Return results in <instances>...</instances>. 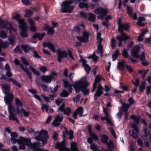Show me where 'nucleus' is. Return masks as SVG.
Listing matches in <instances>:
<instances>
[{
	"mask_svg": "<svg viewBox=\"0 0 151 151\" xmlns=\"http://www.w3.org/2000/svg\"><path fill=\"white\" fill-rule=\"evenodd\" d=\"M2 91L3 93L6 94L10 91V86L4 83L2 84Z\"/></svg>",
	"mask_w": 151,
	"mask_h": 151,
	"instance_id": "b1692460",
	"label": "nucleus"
},
{
	"mask_svg": "<svg viewBox=\"0 0 151 151\" xmlns=\"http://www.w3.org/2000/svg\"><path fill=\"white\" fill-rule=\"evenodd\" d=\"M126 65L125 63V60H124L123 61L118 63L117 68L119 70H123L125 68Z\"/></svg>",
	"mask_w": 151,
	"mask_h": 151,
	"instance_id": "bb28decb",
	"label": "nucleus"
},
{
	"mask_svg": "<svg viewBox=\"0 0 151 151\" xmlns=\"http://www.w3.org/2000/svg\"><path fill=\"white\" fill-rule=\"evenodd\" d=\"M26 145L29 148L33 149V151H49L47 150H43L39 148L42 146V144L40 142H36L32 143L29 139H27Z\"/></svg>",
	"mask_w": 151,
	"mask_h": 151,
	"instance_id": "423d86ee",
	"label": "nucleus"
},
{
	"mask_svg": "<svg viewBox=\"0 0 151 151\" xmlns=\"http://www.w3.org/2000/svg\"><path fill=\"white\" fill-rule=\"evenodd\" d=\"M129 104H127L130 106L131 105L133 104L134 102L135 101L133 99L132 97H131L129 98L128 100Z\"/></svg>",
	"mask_w": 151,
	"mask_h": 151,
	"instance_id": "69168bd1",
	"label": "nucleus"
},
{
	"mask_svg": "<svg viewBox=\"0 0 151 151\" xmlns=\"http://www.w3.org/2000/svg\"><path fill=\"white\" fill-rule=\"evenodd\" d=\"M96 52L98 54H103V47L101 44L98 45V48L96 51Z\"/></svg>",
	"mask_w": 151,
	"mask_h": 151,
	"instance_id": "58836bf2",
	"label": "nucleus"
},
{
	"mask_svg": "<svg viewBox=\"0 0 151 151\" xmlns=\"http://www.w3.org/2000/svg\"><path fill=\"white\" fill-rule=\"evenodd\" d=\"M138 72L139 73L141 74L142 75V78L143 79L144 78L147 74L146 73L144 72L145 70H138Z\"/></svg>",
	"mask_w": 151,
	"mask_h": 151,
	"instance_id": "13d9d810",
	"label": "nucleus"
},
{
	"mask_svg": "<svg viewBox=\"0 0 151 151\" xmlns=\"http://www.w3.org/2000/svg\"><path fill=\"white\" fill-rule=\"evenodd\" d=\"M106 145L108 146V148H114V146L113 141L109 139L108 142L106 143Z\"/></svg>",
	"mask_w": 151,
	"mask_h": 151,
	"instance_id": "c03bdc74",
	"label": "nucleus"
},
{
	"mask_svg": "<svg viewBox=\"0 0 151 151\" xmlns=\"http://www.w3.org/2000/svg\"><path fill=\"white\" fill-rule=\"evenodd\" d=\"M19 27L21 29L20 33L21 36L23 37H26L28 36V34L27 33V27L26 23L22 25H19Z\"/></svg>",
	"mask_w": 151,
	"mask_h": 151,
	"instance_id": "a211bd4d",
	"label": "nucleus"
},
{
	"mask_svg": "<svg viewBox=\"0 0 151 151\" xmlns=\"http://www.w3.org/2000/svg\"><path fill=\"white\" fill-rule=\"evenodd\" d=\"M116 39L119 41V47H120L122 45V37L121 36H117L116 37Z\"/></svg>",
	"mask_w": 151,
	"mask_h": 151,
	"instance_id": "680f3d73",
	"label": "nucleus"
},
{
	"mask_svg": "<svg viewBox=\"0 0 151 151\" xmlns=\"http://www.w3.org/2000/svg\"><path fill=\"white\" fill-rule=\"evenodd\" d=\"M121 103L122 106L120 107V109L123 112L127 111L128 110L130 106L129 105L127 104H126L125 103H123L122 101H121Z\"/></svg>",
	"mask_w": 151,
	"mask_h": 151,
	"instance_id": "a878e982",
	"label": "nucleus"
},
{
	"mask_svg": "<svg viewBox=\"0 0 151 151\" xmlns=\"http://www.w3.org/2000/svg\"><path fill=\"white\" fill-rule=\"evenodd\" d=\"M33 56L37 58H40L41 57L38 55V52L35 50H34L32 52Z\"/></svg>",
	"mask_w": 151,
	"mask_h": 151,
	"instance_id": "052dcab7",
	"label": "nucleus"
},
{
	"mask_svg": "<svg viewBox=\"0 0 151 151\" xmlns=\"http://www.w3.org/2000/svg\"><path fill=\"white\" fill-rule=\"evenodd\" d=\"M56 147L58 149H65V139H64L60 143H57Z\"/></svg>",
	"mask_w": 151,
	"mask_h": 151,
	"instance_id": "cd10ccee",
	"label": "nucleus"
},
{
	"mask_svg": "<svg viewBox=\"0 0 151 151\" xmlns=\"http://www.w3.org/2000/svg\"><path fill=\"white\" fill-rule=\"evenodd\" d=\"M21 60L22 63L25 65H29V63L27 61V60L24 58H21Z\"/></svg>",
	"mask_w": 151,
	"mask_h": 151,
	"instance_id": "774afa93",
	"label": "nucleus"
},
{
	"mask_svg": "<svg viewBox=\"0 0 151 151\" xmlns=\"http://www.w3.org/2000/svg\"><path fill=\"white\" fill-rule=\"evenodd\" d=\"M14 19L16 20L18 22L19 25H22L26 23L24 22V19L20 18V16L19 14H17L13 17Z\"/></svg>",
	"mask_w": 151,
	"mask_h": 151,
	"instance_id": "4be33fe9",
	"label": "nucleus"
},
{
	"mask_svg": "<svg viewBox=\"0 0 151 151\" xmlns=\"http://www.w3.org/2000/svg\"><path fill=\"white\" fill-rule=\"evenodd\" d=\"M90 35L89 33L86 31L83 32L82 36H78L77 38L81 42L86 43L89 41L88 37Z\"/></svg>",
	"mask_w": 151,
	"mask_h": 151,
	"instance_id": "9b49d317",
	"label": "nucleus"
},
{
	"mask_svg": "<svg viewBox=\"0 0 151 151\" xmlns=\"http://www.w3.org/2000/svg\"><path fill=\"white\" fill-rule=\"evenodd\" d=\"M71 149L70 151H79L77 147L76 144L75 142H73L70 144ZM65 151H70L69 149H66Z\"/></svg>",
	"mask_w": 151,
	"mask_h": 151,
	"instance_id": "c85d7f7f",
	"label": "nucleus"
},
{
	"mask_svg": "<svg viewBox=\"0 0 151 151\" xmlns=\"http://www.w3.org/2000/svg\"><path fill=\"white\" fill-rule=\"evenodd\" d=\"M45 34V33L42 34L36 33L32 36V38L34 39L38 38L39 40H41Z\"/></svg>",
	"mask_w": 151,
	"mask_h": 151,
	"instance_id": "c756f323",
	"label": "nucleus"
},
{
	"mask_svg": "<svg viewBox=\"0 0 151 151\" xmlns=\"http://www.w3.org/2000/svg\"><path fill=\"white\" fill-rule=\"evenodd\" d=\"M21 112H22L24 115V116L27 117L29 115V113L26 111L23 108H21Z\"/></svg>",
	"mask_w": 151,
	"mask_h": 151,
	"instance_id": "0e129e2a",
	"label": "nucleus"
},
{
	"mask_svg": "<svg viewBox=\"0 0 151 151\" xmlns=\"http://www.w3.org/2000/svg\"><path fill=\"white\" fill-rule=\"evenodd\" d=\"M119 25L118 31L119 32H123V30H127L129 28V24H121L118 22Z\"/></svg>",
	"mask_w": 151,
	"mask_h": 151,
	"instance_id": "aec40b11",
	"label": "nucleus"
},
{
	"mask_svg": "<svg viewBox=\"0 0 151 151\" xmlns=\"http://www.w3.org/2000/svg\"><path fill=\"white\" fill-rule=\"evenodd\" d=\"M14 52L17 53L21 54L22 52V51L20 47L19 46H17L15 48Z\"/></svg>",
	"mask_w": 151,
	"mask_h": 151,
	"instance_id": "8fccbe9b",
	"label": "nucleus"
},
{
	"mask_svg": "<svg viewBox=\"0 0 151 151\" xmlns=\"http://www.w3.org/2000/svg\"><path fill=\"white\" fill-rule=\"evenodd\" d=\"M79 7L81 8H86V10H88V6L87 4L83 2H81L79 5Z\"/></svg>",
	"mask_w": 151,
	"mask_h": 151,
	"instance_id": "ea45409f",
	"label": "nucleus"
},
{
	"mask_svg": "<svg viewBox=\"0 0 151 151\" xmlns=\"http://www.w3.org/2000/svg\"><path fill=\"white\" fill-rule=\"evenodd\" d=\"M56 75V73L52 72L49 76H41V79L42 82L47 83H50L52 80L54 79V77Z\"/></svg>",
	"mask_w": 151,
	"mask_h": 151,
	"instance_id": "9d476101",
	"label": "nucleus"
},
{
	"mask_svg": "<svg viewBox=\"0 0 151 151\" xmlns=\"http://www.w3.org/2000/svg\"><path fill=\"white\" fill-rule=\"evenodd\" d=\"M57 54H58V61L60 63L62 61V58H67L68 57L67 53L66 51H61L60 50H57Z\"/></svg>",
	"mask_w": 151,
	"mask_h": 151,
	"instance_id": "ddd939ff",
	"label": "nucleus"
},
{
	"mask_svg": "<svg viewBox=\"0 0 151 151\" xmlns=\"http://www.w3.org/2000/svg\"><path fill=\"white\" fill-rule=\"evenodd\" d=\"M94 12L95 13L98 14L99 16L97 17L98 19H102L104 20V18L105 16L108 12L105 9L103 8L99 7L94 10Z\"/></svg>",
	"mask_w": 151,
	"mask_h": 151,
	"instance_id": "0eeeda50",
	"label": "nucleus"
},
{
	"mask_svg": "<svg viewBox=\"0 0 151 151\" xmlns=\"http://www.w3.org/2000/svg\"><path fill=\"white\" fill-rule=\"evenodd\" d=\"M132 82L135 87L137 88V86L139 85L140 80L138 78H136L135 81V82L132 81Z\"/></svg>",
	"mask_w": 151,
	"mask_h": 151,
	"instance_id": "e2e57ef3",
	"label": "nucleus"
},
{
	"mask_svg": "<svg viewBox=\"0 0 151 151\" xmlns=\"http://www.w3.org/2000/svg\"><path fill=\"white\" fill-rule=\"evenodd\" d=\"M55 32L53 28L52 27L48 28L47 34L48 35H52Z\"/></svg>",
	"mask_w": 151,
	"mask_h": 151,
	"instance_id": "4d7b16f0",
	"label": "nucleus"
},
{
	"mask_svg": "<svg viewBox=\"0 0 151 151\" xmlns=\"http://www.w3.org/2000/svg\"><path fill=\"white\" fill-rule=\"evenodd\" d=\"M37 83L38 84L37 86H40L43 89L44 91H47L48 88L47 85L43 84H40V83Z\"/></svg>",
	"mask_w": 151,
	"mask_h": 151,
	"instance_id": "49530a36",
	"label": "nucleus"
},
{
	"mask_svg": "<svg viewBox=\"0 0 151 151\" xmlns=\"http://www.w3.org/2000/svg\"><path fill=\"white\" fill-rule=\"evenodd\" d=\"M104 88L101 85L98 87L97 89L94 96V99L96 100L99 97H100L103 94Z\"/></svg>",
	"mask_w": 151,
	"mask_h": 151,
	"instance_id": "f3484780",
	"label": "nucleus"
},
{
	"mask_svg": "<svg viewBox=\"0 0 151 151\" xmlns=\"http://www.w3.org/2000/svg\"><path fill=\"white\" fill-rule=\"evenodd\" d=\"M109 139L108 136L105 134H103L101 136V141L104 144H106L108 142Z\"/></svg>",
	"mask_w": 151,
	"mask_h": 151,
	"instance_id": "473e14b6",
	"label": "nucleus"
},
{
	"mask_svg": "<svg viewBox=\"0 0 151 151\" xmlns=\"http://www.w3.org/2000/svg\"><path fill=\"white\" fill-rule=\"evenodd\" d=\"M131 118L134 120V122L131 124V126L133 129L132 131V134L131 133V130L129 131V133L133 137L137 139L138 137V135L139 133V129L137 127V125L139 122V117L134 115H131Z\"/></svg>",
	"mask_w": 151,
	"mask_h": 151,
	"instance_id": "7ed1b4c3",
	"label": "nucleus"
},
{
	"mask_svg": "<svg viewBox=\"0 0 151 151\" xmlns=\"http://www.w3.org/2000/svg\"><path fill=\"white\" fill-rule=\"evenodd\" d=\"M73 1L69 0L63 1L61 4V12L62 13H71L75 6H70V5L73 2Z\"/></svg>",
	"mask_w": 151,
	"mask_h": 151,
	"instance_id": "20e7f679",
	"label": "nucleus"
},
{
	"mask_svg": "<svg viewBox=\"0 0 151 151\" xmlns=\"http://www.w3.org/2000/svg\"><path fill=\"white\" fill-rule=\"evenodd\" d=\"M0 37L3 39H5L7 37V34L3 31L1 32L0 33Z\"/></svg>",
	"mask_w": 151,
	"mask_h": 151,
	"instance_id": "de8ad7c7",
	"label": "nucleus"
},
{
	"mask_svg": "<svg viewBox=\"0 0 151 151\" xmlns=\"http://www.w3.org/2000/svg\"><path fill=\"white\" fill-rule=\"evenodd\" d=\"M90 136L91 138L92 139H93L96 141H97L98 140V137L96 134L95 133L91 134L90 135Z\"/></svg>",
	"mask_w": 151,
	"mask_h": 151,
	"instance_id": "bf43d9fd",
	"label": "nucleus"
},
{
	"mask_svg": "<svg viewBox=\"0 0 151 151\" xmlns=\"http://www.w3.org/2000/svg\"><path fill=\"white\" fill-rule=\"evenodd\" d=\"M21 47L25 53L28 52L30 49L29 46L26 44L22 45Z\"/></svg>",
	"mask_w": 151,
	"mask_h": 151,
	"instance_id": "2f4dec72",
	"label": "nucleus"
},
{
	"mask_svg": "<svg viewBox=\"0 0 151 151\" xmlns=\"http://www.w3.org/2000/svg\"><path fill=\"white\" fill-rule=\"evenodd\" d=\"M14 97V95L12 93H8L5 94L4 100L6 104L8 105V108L12 107L11 103Z\"/></svg>",
	"mask_w": 151,
	"mask_h": 151,
	"instance_id": "6e6552de",
	"label": "nucleus"
},
{
	"mask_svg": "<svg viewBox=\"0 0 151 151\" xmlns=\"http://www.w3.org/2000/svg\"><path fill=\"white\" fill-rule=\"evenodd\" d=\"M35 139L37 140L42 141V146L45 145L49 139L47 132L45 130H42L40 131H37L34 134Z\"/></svg>",
	"mask_w": 151,
	"mask_h": 151,
	"instance_id": "f03ea898",
	"label": "nucleus"
},
{
	"mask_svg": "<svg viewBox=\"0 0 151 151\" xmlns=\"http://www.w3.org/2000/svg\"><path fill=\"white\" fill-rule=\"evenodd\" d=\"M103 112L105 115V116H101V119L102 121L106 120L107 122L111 125L113 126V124L111 122L110 117V115L109 114L107 109L104 107L103 108Z\"/></svg>",
	"mask_w": 151,
	"mask_h": 151,
	"instance_id": "1a4fd4ad",
	"label": "nucleus"
},
{
	"mask_svg": "<svg viewBox=\"0 0 151 151\" xmlns=\"http://www.w3.org/2000/svg\"><path fill=\"white\" fill-rule=\"evenodd\" d=\"M144 131L145 132V135L143 136V138H147L149 135H150L151 133H150V131L149 129L146 127L144 128Z\"/></svg>",
	"mask_w": 151,
	"mask_h": 151,
	"instance_id": "c9c22d12",
	"label": "nucleus"
},
{
	"mask_svg": "<svg viewBox=\"0 0 151 151\" xmlns=\"http://www.w3.org/2000/svg\"><path fill=\"white\" fill-rule=\"evenodd\" d=\"M65 104L63 103L60 107L58 108L57 111L58 112L60 111L63 112L64 114L69 116L71 112V110L69 107H67L65 109Z\"/></svg>",
	"mask_w": 151,
	"mask_h": 151,
	"instance_id": "f8f14e48",
	"label": "nucleus"
},
{
	"mask_svg": "<svg viewBox=\"0 0 151 151\" xmlns=\"http://www.w3.org/2000/svg\"><path fill=\"white\" fill-rule=\"evenodd\" d=\"M63 81L65 88L73 86L75 89L76 93H78L81 90L84 93L85 95H86L89 93V90L87 88L90 84L86 81V77L75 82L73 85L69 84L68 82L65 80H63Z\"/></svg>",
	"mask_w": 151,
	"mask_h": 151,
	"instance_id": "f257e3e1",
	"label": "nucleus"
},
{
	"mask_svg": "<svg viewBox=\"0 0 151 151\" xmlns=\"http://www.w3.org/2000/svg\"><path fill=\"white\" fill-rule=\"evenodd\" d=\"M29 68L35 75H36L37 76H39L40 75V73H39V72L36 70L32 66H29Z\"/></svg>",
	"mask_w": 151,
	"mask_h": 151,
	"instance_id": "864d4df0",
	"label": "nucleus"
},
{
	"mask_svg": "<svg viewBox=\"0 0 151 151\" xmlns=\"http://www.w3.org/2000/svg\"><path fill=\"white\" fill-rule=\"evenodd\" d=\"M8 110L9 113L8 117L10 120H15L16 122L18 123L19 122V120L16 118V115L14 113V110L12 107H9Z\"/></svg>",
	"mask_w": 151,
	"mask_h": 151,
	"instance_id": "dca6fc26",
	"label": "nucleus"
},
{
	"mask_svg": "<svg viewBox=\"0 0 151 151\" xmlns=\"http://www.w3.org/2000/svg\"><path fill=\"white\" fill-rule=\"evenodd\" d=\"M23 4L26 6H27L31 4V0H21Z\"/></svg>",
	"mask_w": 151,
	"mask_h": 151,
	"instance_id": "5fc2aeb1",
	"label": "nucleus"
},
{
	"mask_svg": "<svg viewBox=\"0 0 151 151\" xmlns=\"http://www.w3.org/2000/svg\"><path fill=\"white\" fill-rule=\"evenodd\" d=\"M27 139L22 137H19V138L17 139L15 138L12 137L10 138V140L12 144H15L16 142L19 145V148L20 149L24 150L25 149V146L26 145L27 140Z\"/></svg>",
	"mask_w": 151,
	"mask_h": 151,
	"instance_id": "39448f33",
	"label": "nucleus"
},
{
	"mask_svg": "<svg viewBox=\"0 0 151 151\" xmlns=\"http://www.w3.org/2000/svg\"><path fill=\"white\" fill-rule=\"evenodd\" d=\"M42 110L44 111L45 110L47 112L48 111L49 108L48 106L44 104H43L41 107Z\"/></svg>",
	"mask_w": 151,
	"mask_h": 151,
	"instance_id": "3c124183",
	"label": "nucleus"
},
{
	"mask_svg": "<svg viewBox=\"0 0 151 151\" xmlns=\"http://www.w3.org/2000/svg\"><path fill=\"white\" fill-rule=\"evenodd\" d=\"M26 13L25 16L26 17H29L32 15L33 12L30 9H28L25 10Z\"/></svg>",
	"mask_w": 151,
	"mask_h": 151,
	"instance_id": "a19ab883",
	"label": "nucleus"
},
{
	"mask_svg": "<svg viewBox=\"0 0 151 151\" xmlns=\"http://www.w3.org/2000/svg\"><path fill=\"white\" fill-rule=\"evenodd\" d=\"M116 41L114 38L111 40L110 45L112 49L115 48L116 46Z\"/></svg>",
	"mask_w": 151,
	"mask_h": 151,
	"instance_id": "37998d69",
	"label": "nucleus"
},
{
	"mask_svg": "<svg viewBox=\"0 0 151 151\" xmlns=\"http://www.w3.org/2000/svg\"><path fill=\"white\" fill-rule=\"evenodd\" d=\"M122 55L125 58H129L128 52L124 48L122 51Z\"/></svg>",
	"mask_w": 151,
	"mask_h": 151,
	"instance_id": "603ef678",
	"label": "nucleus"
},
{
	"mask_svg": "<svg viewBox=\"0 0 151 151\" xmlns=\"http://www.w3.org/2000/svg\"><path fill=\"white\" fill-rule=\"evenodd\" d=\"M127 10L129 16L131 15H132V14H133V11L131 7L127 6Z\"/></svg>",
	"mask_w": 151,
	"mask_h": 151,
	"instance_id": "6e6d98bb",
	"label": "nucleus"
},
{
	"mask_svg": "<svg viewBox=\"0 0 151 151\" xmlns=\"http://www.w3.org/2000/svg\"><path fill=\"white\" fill-rule=\"evenodd\" d=\"M15 104L17 106L16 112L17 114H18L20 113V110L19 107L23 106V104L21 101L17 98H15Z\"/></svg>",
	"mask_w": 151,
	"mask_h": 151,
	"instance_id": "412c9836",
	"label": "nucleus"
},
{
	"mask_svg": "<svg viewBox=\"0 0 151 151\" xmlns=\"http://www.w3.org/2000/svg\"><path fill=\"white\" fill-rule=\"evenodd\" d=\"M110 130L112 134L114 137L116 139L117 138V137L116 136V133L113 129V128H110Z\"/></svg>",
	"mask_w": 151,
	"mask_h": 151,
	"instance_id": "338daca9",
	"label": "nucleus"
},
{
	"mask_svg": "<svg viewBox=\"0 0 151 151\" xmlns=\"http://www.w3.org/2000/svg\"><path fill=\"white\" fill-rule=\"evenodd\" d=\"M77 114L78 113L79 114V116L80 117H82L83 116V108L80 107L78 108L75 111Z\"/></svg>",
	"mask_w": 151,
	"mask_h": 151,
	"instance_id": "72a5a7b5",
	"label": "nucleus"
},
{
	"mask_svg": "<svg viewBox=\"0 0 151 151\" xmlns=\"http://www.w3.org/2000/svg\"><path fill=\"white\" fill-rule=\"evenodd\" d=\"M9 27H7L6 29L10 30L13 29L10 23L7 20H3L0 18V28L1 29L5 28L7 26Z\"/></svg>",
	"mask_w": 151,
	"mask_h": 151,
	"instance_id": "4468645a",
	"label": "nucleus"
},
{
	"mask_svg": "<svg viewBox=\"0 0 151 151\" xmlns=\"http://www.w3.org/2000/svg\"><path fill=\"white\" fill-rule=\"evenodd\" d=\"M43 46L44 47H47L53 53L55 52V47L50 42H44L43 43Z\"/></svg>",
	"mask_w": 151,
	"mask_h": 151,
	"instance_id": "5701e85b",
	"label": "nucleus"
},
{
	"mask_svg": "<svg viewBox=\"0 0 151 151\" xmlns=\"http://www.w3.org/2000/svg\"><path fill=\"white\" fill-rule=\"evenodd\" d=\"M9 80L10 81H12L14 84L19 88H21L22 87V85L21 84L18 82L14 79L13 78H9Z\"/></svg>",
	"mask_w": 151,
	"mask_h": 151,
	"instance_id": "f704fd0d",
	"label": "nucleus"
},
{
	"mask_svg": "<svg viewBox=\"0 0 151 151\" xmlns=\"http://www.w3.org/2000/svg\"><path fill=\"white\" fill-rule=\"evenodd\" d=\"M20 66L22 70L25 72L26 73L28 77L29 78V79L31 81L32 78L31 75V73L29 71L28 69L26 68H24L22 64H20Z\"/></svg>",
	"mask_w": 151,
	"mask_h": 151,
	"instance_id": "393cba45",
	"label": "nucleus"
},
{
	"mask_svg": "<svg viewBox=\"0 0 151 151\" xmlns=\"http://www.w3.org/2000/svg\"><path fill=\"white\" fill-rule=\"evenodd\" d=\"M120 32L122 35V40L125 41L129 38V36H127L126 33L124 32Z\"/></svg>",
	"mask_w": 151,
	"mask_h": 151,
	"instance_id": "4c0bfd02",
	"label": "nucleus"
},
{
	"mask_svg": "<svg viewBox=\"0 0 151 151\" xmlns=\"http://www.w3.org/2000/svg\"><path fill=\"white\" fill-rule=\"evenodd\" d=\"M60 96L63 97H67L69 95L68 91L65 90H63L60 93Z\"/></svg>",
	"mask_w": 151,
	"mask_h": 151,
	"instance_id": "79ce46f5",
	"label": "nucleus"
},
{
	"mask_svg": "<svg viewBox=\"0 0 151 151\" xmlns=\"http://www.w3.org/2000/svg\"><path fill=\"white\" fill-rule=\"evenodd\" d=\"M140 49V47L139 46L134 47L132 50L131 54L132 55L136 58H138L139 57V52Z\"/></svg>",
	"mask_w": 151,
	"mask_h": 151,
	"instance_id": "6ab92c4d",
	"label": "nucleus"
},
{
	"mask_svg": "<svg viewBox=\"0 0 151 151\" xmlns=\"http://www.w3.org/2000/svg\"><path fill=\"white\" fill-rule=\"evenodd\" d=\"M63 118V117L62 114H58L52 123V125L55 127L58 126L60 124L59 123L62 121Z\"/></svg>",
	"mask_w": 151,
	"mask_h": 151,
	"instance_id": "2eb2a0df",
	"label": "nucleus"
},
{
	"mask_svg": "<svg viewBox=\"0 0 151 151\" xmlns=\"http://www.w3.org/2000/svg\"><path fill=\"white\" fill-rule=\"evenodd\" d=\"M119 52L118 50H116L114 54H113L112 55V58H113V60L114 61L115 60L118 56L119 55Z\"/></svg>",
	"mask_w": 151,
	"mask_h": 151,
	"instance_id": "09e8293b",
	"label": "nucleus"
},
{
	"mask_svg": "<svg viewBox=\"0 0 151 151\" xmlns=\"http://www.w3.org/2000/svg\"><path fill=\"white\" fill-rule=\"evenodd\" d=\"M145 18L144 17H139L137 19V24L138 25L142 27L144 26L145 24L142 23V22L145 20Z\"/></svg>",
	"mask_w": 151,
	"mask_h": 151,
	"instance_id": "7c9ffc66",
	"label": "nucleus"
},
{
	"mask_svg": "<svg viewBox=\"0 0 151 151\" xmlns=\"http://www.w3.org/2000/svg\"><path fill=\"white\" fill-rule=\"evenodd\" d=\"M146 85V81H144L142 82L141 84L139 87V91L141 93H142L144 91L145 87Z\"/></svg>",
	"mask_w": 151,
	"mask_h": 151,
	"instance_id": "e433bc0d",
	"label": "nucleus"
},
{
	"mask_svg": "<svg viewBox=\"0 0 151 151\" xmlns=\"http://www.w3.org/2000/svg\"><path fill=\"white\" fill-rule=\"evenodd\" d=\"M88 19L92 22H94L96 17L95 15L93 14H89Z\"/></svg>",
	"mask_w": 151,
	"mask_h": 151,
	"instance_id": "a18cd8bd",
	"label": "nucleus"
}]
</instances>
